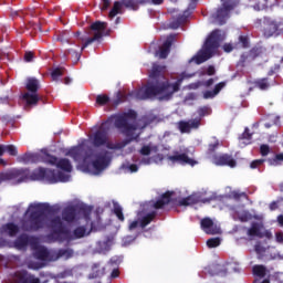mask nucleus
<instances>
[{
  "instance_id": "20",
  "label": "nucleus",
  "mask_w": 283,
  "mask_h": 283,
  "mask_svg": "<svg viewBox=\"0 0 283 283\" xmlns=\"http://www.w3.org/2000/svg\"><path fill=\"white\" fill-rule=\"evenodd\" d=\"M282 23H277L276 21H268L264 27V35L273 36V34H277L280 32V28H282Z\"/></svg>"
},
{
  "instance_id": "42",
  "label": "nucleus",
  "mask_w": 283,
  "mask_h": 283,
  "mask_svg": "<svg viewBox=\"0 0 283 283\" xmlns=\"http://www.w3.org/2000/svg\"><path fill=\"white\" fill-rule=\"evenodd\" d=\"M263 163H264V159H256L250 164V167L251 169H258V167H260V165H262Z\"/></svg>"
},
{
  "instance_id": "59",
  "label": "nucleus",
  "mask_w": 283,
  "mask_h": 283,
  "mask_svg": "<svg viewBox=\"0 0 283 283\" xmlns=\"http://www.w3.org/2000/svg\"><path fill=\"white\" fill-rule=\"evenodd\" d=\"M277 222L281 227H283V214L277 217Z\"/></svg>"
},
{
  "instance_id": "49",
  "label": "nucleus",
  "mask_w": 283,
  "mask_h": 283,
  "mask_svg": "<svg viewBox=\"0 0 283 283\" xmlns=\"http://www.w3.org/2000/svg\"><path fill=\"white\" fill-rule=\"evenodd\" d=\"M239 41H240L242 48H247V45H249V40L247 39V36L241 35L239 38Z\"/></svg>"
},
{
  "instance_id": "41",
  "label": "nucleus",
  "mask_w": 283,
  "mask_h": 283,
  "mask_svg": "<svg viewBox=\"0 0 283 283\" xmlns=\"http://www.w3.org/2000/svg\"><path fill=\"white\" fill-rule=\"evenodd\" d=\"M230 198L238 200L240 198H247V195L244 192H240L239 190H234V191L230 192Z\"/></svg>"
},
{
  "instance_id": "37",
  "label": "nucleus",
  "mask_w": 283,
  "mask_h": 283,
  "mask_svg": "<svg viewBox=\"0 0 283 283\" xmlns=\"http://www.w3.org/2000/svg\"><path fill=\"white\" fill-rule=\"evenodd\" d=\"M123 3L126 8H130V10H136L138 8V2H136V0H124Z\"/></svg>"
},
{
  "instance_id": "28",
  "label": "nucleus",
  "mask_w": 283,
  "mask_h": 283,
  "mask_svg": "<svg viewBox=\"0 0 283 283\" xmlns=\"http://www.w3.org/2000/svg\"><path fill=\"white\" fill-rule=\"evenodd\" d=\"M241 147H245L251 142V135L249 134V128H245L244 133L239 137Z\"/></svg>"
},
{
  "instance_id": "56",
  "label": "nucleus",
  "mask_w": 283,
  "mask_h": 283,
  "mask_svg": "<svg viewBox=\"0 0 283 283\" xmlns=\"http://www.w3.org/2000/svg\"><path fill=\"white\" fill-rule=\"evenodd\" d=\"M107 8H109V0H103L102 10H107Z\"/></svg>"
},
{
  "instance_id": "13",
  "label": "nucleus",
  "mask_w": 283,
  "mask_h": 283,
  "mask_svg": "<svg viewBox=\"0 0 283 283\" xmlns=\"http://www.w3.org/2000/svg\"><path fill=\"white\" fill-rule=\"evenodd\" d=\"M222 8L217 11L213 15L214 23L218 25H224L227 23V19H229V12L233 10V2L231 0H221Z\"/></svg>"
},
{
  "instance_id": "11",
  "label": "nucleus",
  "mask_w": 283,
  "mask_h": 283,
  "mask_svg": "<svg viewBox=\"0 0 283 283\" xmlns=\"http://www.w3.org/2000/svg\"><path fill=\"white\" fill-rule=\"evenodd\" d=\"M247 235H249L251 239L268 238V240H271V238H273V234L271 233V231L264 228V223H262V221L253 222L251 227L248 228Z\"/></svg>"
},
{
  "instance_id": "10",
  "label": "nucleus",
  "mask_w": 283,
  "mask_h": 283,
  "mask_svg": "<svg viewBox=\"0 0 283 283\" xmlns=\"http://www.w3.org/2000/svg\"><path fill=\"white\" fill-rule=\"evenodd\" d=\"M91 30L93 32V38L86 39L81 50H85V48H87V45H92L94 41L103 39V34H105V30H107V22L96 21L91 25Z\"/></svg>"
},
{
  "instance_id": "36",
  "label": "nucleus",
  "mask_w": 283,
  "mask_h": 283,
  "mask_svg": "<svg viewBox=\"0 0 283 283\" xmlns=\"http://www.w3.org/2000/svg\"><path fill=\"white\" fill-rule=\"evenodd\" d=\"M123 169L125 170V174H136V171H138V166L136 164H128L124 165Z\"/></svg>"
},
{
  "instance_id": "47",
  "label": "nucleus",
  "mask_w": 283,
  "mask_h": 283,
  "mask_svg": "<svg viewBox=\"0 0 283 283\" xmlns=\"http://www.w3.org/2000/svg\"><path fill=\"white\" fill-rule=\"evenodd\" d=\"M180 23H182L181 18H179V19L177 20V22L170 23V28H171L172 30H178V28H180Z\"/></svg>"
},
{
  "instance_id": "27",
  "label": "nucleus",
  "mask_w": 283,
  "mask_h": 283,
  "mask_svg": "<svg viewBox=\"0 0 283 283\" xmlns=\"http://www.w3.org/2000/svg\"><path fill=\"white\" fill-rule=\"evenodd\" d=\"M99 253H105L106 251H109L112 249V244H114V239L108 238L103 241H99L98 243Z\"/></svg>"
},
{
  "instance_id": "54",
  "label": "nucleus",
  "mask_w": 283,
  "mask_h": 283,
  "mask_svg": "<svg viewBox=\"0 0 283 283\" xmlns=\"http://www.w3.org/2000/svg\"><path fill=\"white\" fill-rule=\"evenodd\" d=\"M218 145H219L218 140H216L213 144H210L209 145V150L213 151L216 149V147H218Z\"/></svg>"
},
{
  "instance_id": "4",
  "label": "nucleus",
  "mask_w": 283,
  "mask_h": 283,
  "mask_svg": "<svg viewBox=\"0 0 283 283\" xmlns=\"http://www.w3.org/2000/svg\"><path fill=\"white\" fill-rule=\"evenodd\" d=\"M80 213L83 216L82 220H85L86 226L77 227L73 232H70L65 222L70 224V222H74L76 220V208L67 207L64 209L61 217L53 218L51 221V229L53 231L54 240H78L81 238H85V235H90V231H92V221L90 220V213H92V209L86 208L85 210H81Z\"/></svg>"
},
{
  "instance_id": "26",
  "label": "nucleus",
  "mask_w": 283,
  "mask_h": 283,
  "mask_svg": "<svg viewBox=\"0 0 283 283\" xmlns=\"http://www.w3.org/2000/svg\"><path fill=\"white\" fill-rule=\"evenodd\" d=\"M158 153V146L154 144H148L142 147L139 150V154L142 156H151V154H157Z\"/></svg>"
},
{
  "instance_id": "52",
  "label": "nucleus",
  "mask_w": 283,
  "mask_h": 283,
  "mask_svg": "<svg viewBox=\"0 0 283 283\" xmlns=\"http://www.w3.org/2000/svg\"><path fill=\"white\" fill-rule=\"evenodd\" d=\"M207 112H209V108L202 107V108H199L198 114L199 116H205Z\"/></svg>"
},
{
  "instance_id": "17",
  "label": "nucleus",
  "mask_w": 283,
  "mask_h": 283,
  "mask_svg": "<svg viewBox=\"0 0 283 283\" xmlns=\"http://www.w3.org/2000/svg\"><path fill=\"white\" fill-rule=\"evenodd\" d=\"M174 196V192H166L161 196L159 200L156 202L150 201L144 206L146 211H149V208L151 207L153 209H161V207H165V205H169L171 202V197Z\"/></svg>"
},
{
  "instance_id": "14",
  "label": "nucleus",
  "mask_w": 283,
  "mask_h": 283,
  "mask_svg": "<svg viewBox=\"0 0 283 283\" xmlns=\"http://www.w3.org/2000/svg\"><path fill=\"white\" fill-rule=\"evenodd\" d=\"M201 229L208 235H218L222 233L220 226L213 222V220H211L210 218H205L201 220Z\"/></svg>"
},
{
  "instance_id": "60",
  "label": "nucleus",
  "mask_w": 283,
  "mask_h": 283,
  "mask_svg": "<svg viewBox=\"0 0 283 283\" xmlns=\"http://www.w3.org/2000/svg\"><path fill=\"white\" fill-rule=\"evenodd\" d=\"M277 70H280V65H275L274 69H272L270 71V74H275V72H277Z\"/></svg>"
},
{
  "instance_id": "25",
  "label": "nucleus",
  "mask_w": 283,
  "mask_h": 283,
  "mask_svg": "<svg viewBox=\"0 0 283 283\" xmlns=\"http://www.w3.org/2000/svg\"><path fill=\"white\" fill-rule=\"evenodd\" d=\"M224 85H227V84L224 82H221L216 85L213 91H206L203 93V98H206V99L216 98V96H218V94H220V92L223 90Z\"/></svg>"
},
{
  "instance_id": "53",
  "label": "nucleus",
  "mask_w": 283,
  "mask_h": 283,
  "mask_svg": "<svg viewBox=\"0 0 283 283\" xmlns=\"http://www.w3.org/2000/svg\"><path fill=\"white\" fill-rule=\"evenodd\" d=\"M207 74L209 76H213V74H216V69L213 66H209L207 70Z\"/></svg>"
},
{
  "instance_id": "43",
  "label": "nucleus",
  "mask_w": 283,
  "mask_h": 283,
  "mask_svg": "<svg viewBox=\"0 0 283 283\" xmlns=\"http://www.w3.org/2000/svg\"><path fill=\"white\" fill-rule=\"evenodd\" d=\"M266 8V0H259V3L254 6V10H264Z\"/></svg>"
},
{
  "instance_id": "29",
  "label": "nucleus",
  "mask_w": 283,
  "mask_h": 283,
  "mask_svg": "<svg viewBox=\"0 0 283 283\" xmlns=\"http://www.w3.org/2000/svg\"><path fill=\"white\" fill-rule=\"evenodd\" d=\"M282 163H283V153L275 155V157L273 159L269 160V165L271 167H280V165H282Z\"/></svg>"
},
{
  "instance_id": "15",
  "label": "nucleus",
  "mask_w": 283,
  "mask_h": 283,
  "mask_svg": "<svg viewBox=\"0 0 283 283\" xmlns=\"http://www.w3.org/2000/svg\"><path fill=\"white\" fill-rule=\"evenodd\" d=\"M255 251L260 258L264 260H275L277 258V250L273 247H264L262 243L255 245Z\"/></svg>"
},
{
  "instance_id": "64",
  "label": "nucleus",
  "mask_w": 283,
  "mask_h": 283,
  "mask_svg": "<svg viewBox=\"0 0 283 283\" xmlns=\"http://www.w3.org/2000/svg\"><path fill=\"white\" fill-rule=\"evenodd\" d=\"M207 87H210V85H213V78H210L206 82Z\"/></svg>"
},
{
  "instance_id": "50",
  "label": "nucleus",
  "mask_w": 283,
  "mask_h": 283,
  "mask_svg": "<svg viewBox=\"0 0 283 283\" xmlns=\"http://www.w3.org/2000/svg\"><path fill=\"white\" fill-rule=\"evenodd\" d=\"M139 165H151V158L144 157L139 160Z\"/></svg>"
},
{
  "instance_id": "33",
  "label": "nucleus",
  "mask_w": 283,
  "mask_h": 283,
  "mask_svg": "<svg viewBox=\"0 0 283 283\" xmlns=\"http://www.w3.org/2000/svg\"><path fill=\"white\" fill-rule=\"evenodd\" d=\"M114 213L122 222L125 221V216L123 214V208L118 203H114Z\"/></svg>"
},
{
  "instance_id": "45",
  "label": "nucleus",
  "mask_w": 283,
  "mask_h": 283,
  "mask_svg": "<svg viewBox=\"0 0 283 283\" xmlns=\"http://www.w3.org/2000/svg\"><path fill=\"white\" fill-rule=\"evenodd\" d=\"M234 45L233 44H231V43H226L224 45H223V50H224V52H233V50H234Z\"/></svg>"
},
{
  "instance_id": "39",
  "label": "nucleus",
  "mask_w": 283,
  "mask_h": 283,
  "mask_svg": "<svg viewBox=\"0 0 283 283\" xmlns=\"http://www.w3.org/2000/svg\"><path fill=\"white\" fill-rule=\"evenodd\" d=\"M4 151L10 154V156H17V154H18L17 146H14V145H7V146H4Z\"/></svg>"
},
{
  "instance_id": "38",
  "label": "nucleus",
  "mask_w": 283,
  "mask_h": 283,
  "mask_svg": "<svg viewBox=\"0 0 283 283\" xmlns=\"http://www.w3.org/2000/svg\"><path fill=\"white\" fill-rule=\"evenodd\" d=\"M96 103L98 105H107V103H109V97H107V95H98L96 97Z\"/></svg>"
},
{
  "instance_id": "16",
  "label": "nucleus",
  "mask_w": 283,
  "mask_h": 283,
  "mask_svg": "<svg viewBox=\"0 0 283 283\" xmlns=\"http://www.w3.org/2000/svg\"><path fill=\"white\" fill-rule=\"evenodd\" d=\"M13 283H41V281L34 275L28 274L25 270H21L14 273Z\"/></svg>"
},
{
  "instance_id": "18",
  "label": "nucleus",
  "mask_w": 283,
  "mask_h": 283,
  "mask_svg": "<svg viewBox=\"0 0 283 283\" xmlns=\"http://www.w3.org/2000/svg\"><path fill=\"white\" fill-rule=\"evenodd\" d=\"M199 127H200V118L179 123V129L181 134H189L191 129H198Z\"/></svg>"
},
{
  "instance_id": "8",
  "label": "nucleus",
  "mask_w": 283,
  "mask_h": 283,
  "mask_svg": "<svg viewBox=\"0 0 283 283\" xmlns=\"http://www.w3.org/2000/svg\"><path fill=\"white\" fill-rule=\"evenodd\" d=\"M27 90L31 93H24L22 95L23 101L27 102V105H36L39 103V95L36 91L39 90V80L30 77L27 81Z\"/></svg>"
},
{
  "instance_id": "34",
  "label": "nucleus",
  "mask_w": 283,
  "mask_h": 283,
  "mask_svg": "<svg viewBox=\"0 0 283 283\" xmlns=\"http://www.w3.org/2000/svg\"><path fill=\"white\" fill-rule=\"evenodd\" d=\"M19 163H24L28 165V163H34V155L33 154H25L20 157H18Z\"/></svg>"
},
{
  "instance_id": "62",
  "label": "nucleus",
  "mask_w": 283,
  "mask_h": 283,
  "mask_svg": "<svg viewBox=\"0 0 283 283\" xmlns=\"http://www.w3.org/2000/svg\"><path fill=\"white\" fill-rule=\"evenodd\" d=\"M270 209H271V211H275V209H277V203H271L270 205Z\"/></svg>"
},
{
  "instance_id": "58",
  "label": "nucleus",
  "mask_w": 283,
  "mask_h": 283,
  "mask_svg": "<svg viewBox=\"0 0 283 283\" xmlns=\"http://www.w3.org/2000/svg\"><path fill=\"white\" fill-rule=\"evenodd\" d=\"M118 262H120V259L118 258L111 259V264H118Z\"/></svg>"
},
{
  "instance_id": "46",
  "label": "nucleus",
  "mask_w": 283,
  "mask_h": 283,
  "mask_svg": "<svg viewBox=\"0 0 283 283\" xmlns=\"http://www.w3.org/2000/svg\"><path fill=\"white\" fill-rule=\"evenodd\" d=\"M32 59H34V53H32V52H27V53L24 54V61H27V63L32 62Z\"/></svg>"
},
{
  "instance_id": "19",
  "label": "nucleus",
  "mask_w": 283,
  "mask_h": 283,
  "mask_svg": "<svg viewBox=\"0 0 283 283\" xmlns=\"http://www.w3.org/2000/svg\"><path fill=\"white\" fill-rule=\"evenodd\" d=\"M213 164L218 165V166H224L227 165L228 167H235L237 163L235 159H233L231 156L229 155H221L219 157H214L213 158Z\"/></svg>"
},
{
  "instance_id": "1",
  "label": "nucleus",
  "mask_w": 283,
  "mask_h": 283,
  "mask_svg": "<svg viewBox=\"0 0 283 283\" xmlns=\"http://www.w3.org/2000/svg\"><path fill=\"white\" fill-rule=\"evenodd\" d=\"M136 123V112L129 111L122 115H115L108 118V120L101 125L99 129L88 137L94 148H91L83 153V146H75L71 148L65 155L70 156L78 163V169L84 174H91L92 176H98L102 171H105L109 167L112 160V153L103 149L105 146L107 149H123L127 147L128 142H122L114 144L109 142L107 136V130L109 125H115L124 136L130 138V140H136L140 136V130L145 127Z\"/></svg>"
},
{
  "instance_id": "2",
  "label": "nucleus",
  "mask_w": 283,
  "mask_h": 283,
  "mask_svg": "<svg viewBox=\"0 0 283 283\" xmlns=\"http://www.w3.org/2000/svg\"><path fill=\"white\" fill-rule=\"evenodd\" d=\"M44 163L46 165H54L57 169H61L64 172L55 174L52 170H45L43 168H38L30 174L28 169H13L7 174H0V184L3 180H13V185H19L20 182H28V180H45L51 185L56 182H70L72 176V163L67 158H56L54 156L46 155L44 157Z\"/></svg>"
},
{
  "instance_id": "24",
  "label": "nucleus",
  "mask_w": 283,
  "mask_h": 283,
  "mask_svg": "<svg viewBox=\"0 0 283 283\" xmlns=\"http://www.w3.org/2000/svg\"><path fill=\"white\" fill-rule=\"evenodd\" d=\"M233 218H238L241 222H249L251 213L244 210L243 207H239L234 209Z\"/></svg>"
},
{
  "instance_id": "32",
  "label": "nucleus",
  "mask_w": 283,
  "mask_h": 283,
  "mask_svg": "<svg viewBox=\"0 0 283 283\" xmlns=\"http://www.w3.org/2000/svg\"><path fill=\"white\" fill-rule=\"evenodd\" d=\"M254 85H255V87H259V90H269V87L271 86V84H269V80H266V78L258 80L254 83Z\"/></svg>"
},
{
  "instance_id": "12",
  "label": "nucleus",
  "mask_w": 283,
  "mask_h": 283,
  "mask_svg": "<svg viewBox=\"0 0 283 283\" xmlns=\"http://www.w3.org/2000/svg\"><path fill=\"white\" fill-rule=\"evenodd\" d=\"M137 220L132 221L128 226L129 231H134L135 229H138V227H140L142 229H145V227H147V224H149L151 222V220H154V218H156V212L155 211H150V212H139L137 214Z\"/></svg>"
},
{
  "instance_id": "51",
  "label": "nucleus",
  "mask_w": 283,
  "mask_h": 283,
  "mask_svg": "<svg viewBox=\"0 0 283 283\" xmlns=\"http://www.w3.org/2000/svg\"><path fill=\"white\" fill-rule=\"evenodd\" d=\"M276 238V242H280L281 244H283V233L282 232H277L275 234Z\"/></svg>"
},
{
  "instance_id": "23",
  "label": "nucleus",
  "mask_w": 283,
  "mask_h": 283,
  "mask_svg": "<svg viewBox=\"0 0 283 283\" xmlns=\"http://www.w3.org/2000/svg\"><path fill=\"white\" fill-rule=\"evenodd\" d=\"M196 202H208V200H201L198 195H191L190 197L179 200L181 207H189L190 205H196Z\"/></svg>"
},
{
  "instance_id": "22",
  "label": "nucleus",
  "mask_w": 283,
  "mask_h": 283,
  "mask_svg": "<svg viewBox=\"0 0 283 283\" xmlns=\"http://www.w3.org/2000/svg\"><path fill=\"white\" fill-rule=\"evenodd\" d=\"M211 275H227V271L229 273H231V271H233V265L232 264H229L227 265V268L220 265V264H217V265H212L211 266Z\"/></svg>"
},
{
  "instance_id": "57",
  "label": "nucleus",
  "mask_w": 283,
  "mask_h": 283,
  "mask_svg": "<svg viewBox=\"0 0 283 283\" xmlns=\"http://www.w3.org/2000/svg\"><path fill=\"white\" fill-rule=\"evenodd\" d=\"M154 163H163V156L158 155L157 157H154Z\"/></svg>"
},
{
  "instance_id": "9",
  "label": "nucleus",
  "mask_w": 283,
  "mask_h": 283,
  "mask_svg": "<svg viewBox=\"0 0 283 283\" xmlns=\"http://www.w3.org/2000/svg\"><path fill=\"white\" fill-rule=\"evenodd\" d=\"M189 148H180L179 150H176L174 155L168 156V160L170 163H179V165H190L193 167V165H198V161L193 160L191 157H189Z\"/></svg>"
},
{
  "instance_id": "55",
  "label": "nucleus",
  "mask_w": 283,
  "mask_h": 283,
  "mask_svg": "<svg viewBox=\"0 0 283 283\" xmlns=\"http://www.w3.org/2000/svg\"><path fill=\"white\" fill-rule=\"evenodd\" d=\"M200 87V82L193 83L189 85V90H198Z\"/></svg>"
},
{
  "instance_id": "5",
  "label": "nucleus",
  "mask_w": 283,
  "mask_h": 283,
  "mask_svg": "<svg viewBox=\"0 0 283 283\" xmlns=\"http://www.w3.org/2000/svg\"><path fill=\"white\" fill-rule=\"evenodd\" d=\"M45 211H48V203L33 202L29 205L24 213V220L20 222V227L14 223H7L2 226L0 231L2 235L13 238L19 231H39V229H43L45 226L52 229V220L48 223Z\"/></svg>"
},
{
  "instance_id": "48",
  "label": "nucleus",
  "mask_w": 283,
  "mask_h": 283,
  "mask_svg": "<svg viewBox=\"0 0 283 283\" xmlns=\"http://www.w3.org/2000/svg\"><path fill=\"white\" fill-rule=\"evenodd\" d=\"M269 151H270L269 145H261V154L263 156H269Z\"/></svg>"
},
{
  "instance_id": "30",
  "label": "nucleus",
  "mask_w": 283,
  "mask_h": 283,
  "mask_svg": "<svg viewBox=\"0 0 283 283\" xmlns=\"http://www.w3.org/2000/svg\"><path fill=\"white\" fill-rule=\"evenodd\" d=\"M122 8H123V4L118 1H116L114 3L113 9L111 10V12L108 14L109 19H114V17H116V14H120Z\"/></svg>"
},
{
  "instance_id": "31",
  "label": "nucleus",
  "mask_w": 283,
  "mask_h": 283,
  "mask_svg": "<svg viewBox=\"0 0 283 283\" xmlns=\"http://www.w3.org/2000/svg\"><path fill=\"white\" fill-rule=\"evenodd\" d=\"M253 273L258 275V277H264V275H266V268L264 265H254Z\"/></svg>"
},
{
  "instance_id": "61",
  "label": "nucleus",
  "mask_w": 283,
  "mask_h": 283,
  "mask_svg": "<svg viewBox=\"0 0 283 283\" xmlns=\"http://www.w3.org/2000/svg\"><path fill=\"white\" fill-rule=\"evenodd\" d=\"M6 154V146L0 145V156H3Z\"/></svg>"
},
{
  "instance_id": "63",
  "label": "nucleus",
  "mask_w": 283,
  "mask_h": 283,
  "mask_svg": "<svg viewBox=\"0 0 283 283\" xmlns=\"http://www.w3.org/2000/svg\"><path fill=\"white\" fill-rule=\"evenodd\" d=\"M112 277H118V270H113Z\"/></svg>"
},
{
  "instance_id": "3",
  "label": "nucleus",
  "mask_w": 283,
  "mask_h": 283,
  "mask_svg": "<svg viewBox=\"0 0 283 283\" xmlns=\"http://www.w3.org/2000/svg\"><path fill=\"white\" fill-rule=\"evenodd\" d=\"M165 66L154 64L150 71V82L139 91L130 93L132 98L137 101H146V98H158V101H169L175 92L180 90L182 80H178L175 84H169L165 76Z\"/></svg>"
},
{
  "instance_id": "21",
  "label": "nucleus",
  "mask_w": 283,
  "mask_h": 283,
  "mask_svg": "<svg viewBox=\"0 0 283 283\" xmlns=\"http://www.w3.org/2000/svg\"><path fill=\"white\" fill-rule=\"evenodd\" d=\"M174 43V35H169L164 44L160 46L159 51L156 53V56H159V59H165L169 55V49L171 48V44Z\"/></svg>"
},
{
  "instance_id": "6",
  "label": "nucleus",
  "mask_w": 283,
  "mask_h": 283,
  "mask_svg": "<svg viewBox=\"0 0 283 283\" xmlns=\"http://www.w3.org/2000/svg\"><path fill=\"white\" fill-rule=\"evenodd\" d=\"M28 244L31 245L34 258L36 260H42L43 262H56L59 258H64V260H70L74 252L72 250H60L59 252L54 250H48L45 247H42L34 239H30L27 235H21L18 238L13 244L18 251H25Z\"/></svg>"
},
{
  "instance_id": "40",
  "label": "nucleus",
  "mask_w": 283,
  "mask_h": 283,
  "mask_svg": "<svg viewBox=\"0 0 283 283\" xmlns=\"http://www.w3.org/2000/svg\"><path fill=\"white\" fill-rule=\"evenodd\" d=\"M51 76L53 81H59V78L63 76V71H61V69H54L51 73Z\"/></svg>"
},
{
  "instance_id": "44",
  "label": "nucleus",
  "mask_w": 283,
  "mask_h": 283,
  "mask_svg": "<svg viewBox=\"0 0 283 283\" xmlns=\"http://www.w3.org/2000/svg\"><path fill=\"white\" fill-rule=\"evenodd\" d=\"M163 1L164 0H144V1H140L139 3H151L153 6H160Z\"/></svg>"
},
{
  "instance_id": "35",
  "label": "nucleus",
  "mask_w": 283,
  "mask_h": 283,
  "mask_svg": "<svg viewBox=\"0 0 283 283\" xmlns=\"http://www.w3.org/2000/svg\"><path fill=\"white\" fill-rule=\"evenodd\" d=\"M220 242H222L220 238H211V239H208L207 247L209 249H216V247H220Z\"/></svg>"
},
{
  "instance_id": "7",
  "label": "nucleus",
  "mask_w": 283,
  "mask_h": 283,
  "mask_svg": "<svg viewBox=\"0 0 283 283\" xmlns=\"http://www.w3.org/2000/svg\"><path fill=\"white\" fill-rule=\"evenodd\" d=\"M226 38L227 33L220 30L212 31L202 49L190 60V63L195 62L197 65H200L201 63H205V61H209L216 53V50L220 48V42L224 41Z\"/></svg>"
}]
</instances>
